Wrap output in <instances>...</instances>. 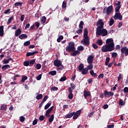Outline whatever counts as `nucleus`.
Here are the masks:
<instances>
[{"instance_id": "nucleus-1", "label": "nucleus", "mask_w": 128, "mask_h": 128, "mask_svg": "<svg viewBox=\"0 0 128 128\" xmlns=\"http://www.w3.org/2000/svg\"><path fill=\"white\" fill-rule=\"evenodd\" d=\"M98 25L99 26H98ZM104 25V22H102V19L98 20V22L96 24V26H98L96 29V36H108V30L104 28H102Z\"/></svg>"}, {"instance_id": "nucleus-2", "label": "nucleus", "mask_w": 128, "mask_h": 128, "mask_svg": "<svg viewBox=\"0 0 128 128\" xmlns=\"http://www.w3.org/2000/svg\"><path fill=\"white\" fill-rule=\"evenodd\" d=\"M88 31L87 28H84V38L83 44H84L86 46H90V37L88 35Z\"/></svg>"}, {"instance_id": "nucleus-3", "label": "nucleus", "mask_w": 128, "mask_h": 128, "mask_svg": "<svg viewBox=\"0 0 128 128\" xmlns=\"http://www.w3.org/2000/svg\"><path fill=\"white\" fill-rule=\"evenodd\" d=\"M76 50V47L74 46V42H70L66 47V51L72 52Z\"/></svg>"}, {"instance_id": "nucleus-4", "label": "nucleus", "mask_w": 128, "mask_h": 128, "mask_svg": "<svg viewBox=\"0 0 128 128\" xmlns=\"http://www.w3.org/2000/svg\"><path fill=\"white\" fill-rule=\"evenodd\" d=\"M112 6H110L108 8L105 7L103 9L102 14H106L107 16H110L111 12H112Z\"/></svg>"}, {"instance_id": "nucleus-5", "label": "nucleus", "mask_w": 128, "mask_h": 128, "mask_svg": "<svg viewBox=\"0 0 128 128\" xmlns=\"http://www.w3.org/2000/svg\"><path fill=\"white\" fill-rule=\"evenodd\" d=\"M104 94L105 98H110V96H112L114 94L112 92H108L107 90H104Z\"/></svg>"}, {"instance_id": "nucleus-6", "label": "nucleus", "mask_w": 128, "mask_h": 128, "mask_svg": "<svg viewBox=\"0 0 128 128\" xmlns=\"http://www.w3.org/2000/svg\"><path fill=\"white\" fill-rule=\"evenodd\" d=\"M121 52L122 54H124L125 56H128V48L126 46H124L120 49Z\"/></svg>"}, {"instance_id": "nucleus-7", "label": "nucleus", "mask_w": 128, "mask_h": 128, "mask_svg": "<svg viewBox=\"0 0 128 128\" xmlns=\"http://www.w3.org/2000/svg\"><path fill=\"white\" fill-rule=\"evenodd\" d=\"M114 20H122V16L120 12H118L115 13Z\"/></svg>"}, {"instance_id": "nucleus-8", "label": "nucleus", "mask_w": 128, "mask_h": 128, "mask_svg": "<svg viewBox=\"0 0 128 128\" xmlns=\"http://www.w3.org/2000/svg\"><path fill=\"white\" fill-rule=\"evenodd\" d=\"M54 106H52L50 108H49L46 111L45 116H46V118H50V112H52V110H54Z\"/></svg>"}, {"instance_id": "nucleus-9", "label": "nucleus", "mask_w": 128, "mask_h": 128, "mask_svg": "<svg viewBox=\"0 0 128 128\" xmlns=\"http://www.w3.org/2000/svg\"><path fill=\"white\" fill-rule=\"evenodd\" d=\"M108 52H112L114 50V43H111L107 44Z\"/></svg>"}, {"instance_id": "nucleus-10", "label": "nucleus", "mask_w": 128, "mask_h": 128, "mask_svg": "<svg viewBox=\"0 0 128 128\" xmlns=\"http://www.w3.org/2000/svg\"><path fill=\"white\" fill-rule=\"evenodd\" d=\"M82 114V110H78L76 112H74V114L73 116V120H76L78 118V116Z\"/></svg>"}, {"instance_id": "nucleus-11", "label": "nucleus", "mask_w": 128, "mask_h": 128, "mask_svg": "<svg viewBox=\"0 0 128 128\" xmlns=\"http://www.w3.org/2000/svg\"><path fill=\"white\" fill-rule=\"evenodd\" d=\"M62 61H60V60H58V59H56L54 62V66L57 68L62 66Z\"/></svg>"}, {"instance_id": "nucleus-12", "label": "nucleus", "mask_w": 128, "mask_h": 128, "mask_svg": "<svg viewBox=\"0 0 128 128\" xmlns=\"http://www.w3.org/2000/svg\"><path fill=\"white\" fill-rule=\"evenodd\" d=\"M70 53V56H80V52L78 50H74V51Z\"/></svg>"}, {"instance_id": "nucleus-13", "label": "nucleus", "mask_w": 128, "mask_h": 128, "mask_svg": "<svg viewBox=\"0 0 128 128\" xmlns=\"http://www.w3.org/2000/svg\"><path fill=\"white\" fill-rule=\"evenodd\" d=\"M68 92H70V94L68 96V98L69 100H72L74 98V94H72V88L69 87Z\"/></svg>"}, {"instance_id": "nucleus-14", "label": "nucleus", "mask_w": 128, "mask_h": 128, "mask_svg": "<svg viewBox=\"0 0 128 128\" xmlns=\"http://www.w3.org/2000/svg\"><path fill=\"white\" fill-rule=\"evenodd\" d=\"M93 62H94V56H92V55L89 56L87 58V62L88 64H92Z\"/></svg>"}, {"instance_id": "nucleus-15", "label": "nucleus", "mask_w": 128, "mask_h": 128, "mask_svg": "<svg viewBox=\"0 0 128 128\" xmlns=\"http://www.w3.org/2000/svg\"><path fill=\"white\" fill-rule=\"evenodd\" d=\"M101 50L102 52H108V45L106 44L102 46Z\"/></svg>"}, {"instance_id": "nucleus-16", "label": "nucleus", "mask_w": 128, "mask_h": 128, "mask_svg": "<svg viewBox=\"0 0 128 128\" xmlns=\"http://www.w3.org/2000/svg\"><path fill=\"white\" fill-rule=\"evenodd\" d=\"M84 98H87L88 96H90V92L84 90Z\"/></svg>"}, {"instance_id": "nucleus-17", "label": "nucleus", "mask_w": 128, "mask_h": 128, "mask_svg": "<svg viewBox=\"0 0 128 128\" xmlns=\"http://www.w3.org/2000/svg\"><path fill=\"white\" fill-rule=\"evenodd\" d=\"M36 54H38V52L35 51L34 52H28L26 54V56L27 57L30 56H34Z\"/></svg>"}, {"instance_id": "nucleus-18", "label": "nucleus", "mask_w": 128, "mask_h": 128, "mask_svg": "<svg viewBox=\"0 0 128 128\" xmlns=\"http://www.w3.org/2000/svg\"><path fill=\"white\" fill-rule=\"evenodd\" d=\"M22 34V30H20V28H18L14 36H18L20 34Z\"/></svg>"}, {"instance_id": "nucleus-19", "label": "nucleus", "mask_w": 128, "mask_h": 128, "mask_svg": "<svg viewBox=\"0 0 128 128\" xmlns=\"http://www.w3.org/2000/svg\"><path fill=\"white\" fill-rule=\"evenodd\" d=\"M74 112H72L69 114H67L65 116L66 118H72L74 116Z\"/></svg>"}, {"instance_id": "nucleus-20", "label": "nucleus", "mask_w": 128, "mask_h": 128, "mask_svg": "<svg viewBox=\"0 0 128 128\" xmlns=\"http://www.w3.org/2000/svg\"><path fill=\"white\" fill-rule=\"evenodd\" d=\"M4 26H0V36H4Z\"/></svg>"}, {"instance_id": "nucleus-21", "label": "nucleus", "mask_w": 128, "mask_h": 128, "mask_svg": "<svg viewBox=\"0 0 128 128\" xmlns=\"http://www.w3.org/2000/svg\"><path fill=\"white\" fill-rule=\"evenodd\" d=\"M19 38L20 40H26V38H28V35L26 34H22L19 36Z\"/></svg>"}, {"instance_id": "nucleus-22", "label": "nucleus", "mask_w": 128, "mask_h": 128, "mask_svg": "<svg viewBox=\"0 0 128 128\" xmlns=\"http://www.w3.org/2000/svg\"><path fill=\"white\" fill-rule=\"evenodd\" d=\"M10 68V66L9 64H6L2 66V70H6L8 68Z\"/></svg>"}, {"instance_id": "nucleus-23", "label": "nucleus", "mask_w": 128, "mask_h": 128, "mask_svg": "<svg viewBox=\"0 0 128 128\" xmlns=\"http://www.w3.org/2000/svg\"><path fill=\"white\" fill-rule=\"evenodd\" d=\"M114 44V40L112 38H108L106 40V44Z\"/></svg>"}, {"instance_id": "nucleus-24", "label": "nucleus", "mask_w": 128, "mask_h": 128, "mask_svg": "<svg viewBox=\"0 0 128 128\" xmlns=\"http://www.w3.org/2000/svg\"><path fill=\"white\" fill-rule=\"evenodd\" d=\"M82 74H86L88 72V68H84L82 71Z\"/></svg>"}, {"instance_id": "nucleus-25", "label": "nucleus", "mask_w": 128, "mask_h": 128, "mask_svg": "<svg viewBox=\"0 0 128 128\" xmlns=\"http://www.w3.org/2000/svg\"><path fill=\"white\" fill-rule=\"evenodd\" d=\"M118 56V53L114 52H112V58H113L114 59L113 60V62H116V58Z\"/></svg>"}, {"instance_id": "nucleus-26", "label": "nucleus", "mask_w": 128, "mask_h": 128, "mask_svg": "<svg viewBox=\"0 0 128 128\" xmlns=\"http://www.w3.org/2000/svg\"><path fill=\"white\" fill-rule=\"evenodd\" d=\"M6 108H7L6 104H3L1 106L0 110H6Z\"/></svg>"}, {"instance_id": "nucleus-27", "label": "nucleus", "mask_w": 128, "mask_h": 128, "mask_svg": "<svg viewBox=\"0 0 128 128\" xmlns=\"http://www.w3.org/2000/svg\"><path fill=\"white\" fill-rule=\"evenodd\" d=\"M90 74L92 75L93 78H97L98 77V74H96V73H94V70H91L90 71Z\"/></svg>"}, {"instance_id": "nucleus-28", "label": "nucleus", "mask_w": 128, "mask_h": 128, "mask_svg": "<svg viewBox=\"0 0 128 128\" xmlns=\"http://www.w3.org/2000/svg\"><path fill=\"white\" fill-rule=\"evenodd\" d=\"M54 114H52L50 116V118H49V122H54Z\"/></svg>"}, {"instance_id": "nucleus-29", "label": "nucleus", "mask_w": 128, "mask_h": 128, "mask_svg": "<svg viewBox=\"0 0 128 128\" xmlns=\"http://www.w3.org/2000/svg\"><path fill=\"white\" fill-rule=\"evenodd\" d=\"M84 68V64H80L78 67L79 72H82V70Z\"/></svg>"}, {"instance_id": "nucleus-30", "label": "nucleus", "mask_w": 128, "mask_h": 128, "mask_svg": "<svg viewBox=\"0 0 128 128\" xmlns=\"http://www.w3.org/2000/svg\"><path fill=\"white\" fill-rule=\"evenodd\" d=\"M36 63V59H34L31 60L30 62H29V66H32L33 64H34Z\"/></svg>"}, {"instance_id": "nucleus-31", "label": "nucleus", "mask_w": 128, "mask_h": 128, "mask_svg": "<svg viewBox=\"0 0 128 128\" xmlns=\"http://www.w3.org/2000/svg\"><path fill=\"white\" fill-rule=\"evenodd\" d=\"M28 80V76H23L22 77V80H20L21 82H24L26 80Z\"/></svg>"}, {"instance_id": "nucleus-32", "label": "nucleus", "mask_w": 128, "mask_h": 128, "mask_svg": "<svg viewBox=\"0 0 128 128\" xmlns=\"http://www.w3.org/2000/svg\"><path fill=\"white\" fill-rule=\"evenodd\" d=\"M86 68H88V70H92L94 68V64H89V65L87 66Z\"/></svg>"}, {"instance_id": "nucleus-33", "label": "nucleus", "mask_w": 128, "mask_h": 128, "mask_svg": "<svg viewBox=\"0 0 128 128\" xmlns=\"http://www.w3.org/2000/svg\"><path fill=\"white\" fill-rule=\"evenodd\" d=\"M14 16H12L8 19V22H6V24H8H8H10V22H12V20H14Z\"/></svg>"}, {"instance_id": "nucleus-34", "label": "nucleus", "mask_w": 128, "mask_h": 128, "mask_svg": "<svg viewBox=\"0 0 128 128\" xmlns=\"http://www.w3.org/2000/svg\"><path fill=\"white\" fill-rule=\"evenodd\" d=\"M84 23L82 21H80L78 26L79 28L82 30L84 28Z\"/></svg>"}, {"instance_id": "nucleus-35", "label": "nucleus", "mask_w": 128, "mask_h": 128, "mask_svg": "<svg viewBox=\"0 0 128 128\" xmlns=\"http://www.w3.org/2000/svg\"><path fill=\"white\" fill-rule=\"evenodd\" d=\"M77 50L78 52H82L84 50V48L82 46H80L78 47Z\"/></svg>"}, {"instance_id": "nucleus-36", "label": "nucleus", "mask_w": 128, "mask_h": 128, "mask_svg": "<svg viewBox=\"0 0 128 128\" xmlns=\"http://www.w3.org/2000/svg\"><path fill=\"white\" fill-rule=\"evenodd\" d=\"M122 6H118L116 7L115 8V12H120V10Z\"/></svg>"}, {"instance_id": "nucleus-37", "label": "nucleus", "mask_w": 128, "mask_h": 128, "mask_svg": "<svg viewBox=\"0 0 128 128\" xmlns=\"http://www.w3.org/2000/svg\"><path fill=\"white\" fill-rule=\"evenodd\" d=\"M110 58L109 57L106 58V60L105 65L108 66V64H110Z\"/></svg>"}, {"instance_id": "nucleus-38", "label": "nucleus", "mask_w": 128, "mask_h": 128, "mask_svg": "<svg viewBox=\"0 0 128 128\" xmlns=\"http://www.w3.org/2000/svg\"><path fill=\"white\" fill-rule=\"evenodd\" d=\"M42 94H38L36 96V99L38 100H42Z\"/></svg>"}, {"instance_id": "nucleus-39", "label": "nucleus", "mask_w": 128, "mask_h": 128, "mask_svg": "<svg viewBox=\"0 0 128 128\" xmlns=\"http://www.w3.org/2000/svg\"><path fill=\"white\" fill-rule=\"evenodd\" d=\"M119 104L120 106H124L126 104V102H124V100H122V99H120L119 100Z\"/></svg>"}, {"instance_id": "nucleus-40", "label": "nucleus", "mask_w": 128, "mask_h": 128, "mask_svg": "<svg viewBox=\"0 0 128 128\" xmlns=\"http://www.w3.org/2000/svg\"><path fill=\"white\" fill-rule=\"evenodd\" d=\"M104 43V42H102V40L100 39L97 40L96 41V44H98V46H102V44Z\"/></svg>"}, {"instance_id": "nucleus-41", "label": "nucleus", "mask_w": 128, "mask_h": 128, "mask_svg": "<svg viewBox=\"0 0 128 128\" xmlns=\"http://www.w3.org/2000/svg\"><path fill=\"white\" fill-rule=\"evenodd\" d=\"M48 74H50L51 76H56V70L50 71L48 72Z\"/></svg>"}, {"instance_id": "nucleus-42", "label": "nucleus", "mask_w": 128, "mask_h": 128, "mask_svg": "<svg viewBox=\"0 0 128 128\" xmlns=\"http://www.w3.org/2000/svg\"><path fill=\"white\" fill-rule=\"evenodd\" d=\"M14 6H22V2H17L14 3Z\"/></svg>"}, {"instance_id": "nucleus-43", "label": "nucleus", "mask_w": 128, "mask_h": 128, "mask_svg": "<svg viewBox=\"0 0 128 128\" xmlns=\"http://www.w3.org/2000/svg\"><path fill=\"white\" fill-rule=\"evenodd\" d=\"M40 20L42 22V24H46V18L45 16H43L41 18Z\"/></svg>"}, {"instance_id": "nucleus-44", "label": "nucleus", "mask_w": 128, "mask_h": 128, "mask_svg": "<svg viewBox=\"0 0 128 128\" xmlns=\"http://www.w3.org/2000/svg\"><path fill=\"white\" fill-rule=\"evenodd\" d=\"M64 65H62L61 64V65H60V66L58 67L57 70H64Z\"/></svg>"}, {"instance_id": "nucleus-45", "label": "nucleus", "mask_w": 128, "mask_h": 128, "mask_svg": "<svg viewBox=\"0 0 128 128\" xmlns=\"http://www.w3.org/2000/svg\"><path fill=\"white\" fill-rule=\"evenodd\" d=\"M62 40H64V36H60L58 38L57 42H60V41Z\"/></svg>"}, {"instance_id": "nucleus-46", "label": "nucleus", "mask_w": 128, "mask_h": 128, "mask_svg": "<svg viewBox=\"0 0 128 128\" xmlns=\"http://www.w3.org/2000/svg\"><path fill=\"white\" fill-rule=\"evenodd\" d=\"M109 24V26H112V24H114V20L112 18H111L110 20Z\"/></svg>"}, {"instance_id": "nucleus-47", "label": "nucleus", "mask_w": 128, "mask_h": 128, "mask_svg": "<svg viewBox=\"0 0 128 128\" xmlns=\"http://www.w3.org/2000/svg\"><path fill=\"white\" fill-rule=\"evenodd\" d=\"M23 64L24 66H30V61L26 60L24 62Z\"/></svg>"}, {"instance_id": "nucleus-48", "label": "nucleus", "mask_w": 128, "mask_h": 128, "mask_svg": "<svg viewBox=\"0 0 128 128\" xmlns=\"http://www.w3.org/2000/svg\"><path fill=\"white\" fill-rule=\"evenodd\" d=\"M30 44V40L28 41H26L24 44V46H28Z\"/></svg>"}, {"instance_id": "nucleus-49", "label": "nucleus", "mask_w": 128, "mask_h": 128, "mask_svg": "<svg viewBox=\"0 0 128 128\" xmlns=\"http://www.w3.org/2000/svg\"><path fill=\"white\" fill-rule=\"evenodd\" d=\"M50 106H52V103H48L45 106H44V110H48V108H50Z\"/></svg>"}, {"instance_id": "nucleus-50", "label": "nucleus", "mask_w": 128, "mask_h": 128, "mask_svg": "<svg viewBox=\"0 0 128 128\" xmlns=\"http://www.w3.org/2000/svg\"><path fill=\"white\" fill-rule=\"evenodd\" d=\"M35 68H36V70H40V68H42V64H40L38 63L36 64Z\"/></svg>"}, {"instance_id": "nucleus-51", "label": "nucleus", "mask_w": 128, "mask_h": 128, "mask_svg": "<svg viewBox=\"0 0 128 128\" xmlns=\"http://www.w3.org/2000/svg\"><path fill=\"white\" fill-rule=\"evenodd\" d=\"M44 118H46V117H44V115H41L39 117V120H40V122H42V120H44Z\"/></svg>"}, {"instance_id": "nucleus-52", "label": "nucleus", "mask_w": 128, "mask_h": 128, "mask_svg": "<svg viewBox=\"0 0 128 128\" xmlns=\"http://www.w3.org/2000/svg\"><path fill=\"white\" fill-rule=\"evenodd\" d=\"M62 8H66V2L65 1L62 2Z\"/></svg>"}, {"instance_id": "nucleus-53", "label": "nucleus", "mask_w": 128, "mask_h": 128, "mask_svg": "<svg viewBox=\"0 0 128 128\" xmlns=\"http://www.w3.org/2000/svg\"><path fill=\"white\" fill-rule=\"evenodd\" d=\"M58 90V87L53 86L50 88V90H52L53 92H56Z\"/></svg>"}, {"instance_id": "nucleus-54", "label": "nucleus", "mask_w": 128, "mask_h": 128, "mask_svg": "<svg viewBox=\"0 0 128 128\" xmlns=\"http://www.w3.org/2000/svg\"><path fill=\"white\" fill-rule=\"evenodd\" d=\"M59 80L60 82H64L65 80H66V76L62 77Z\"/></svg>"}, {"instance_id": "nucleus-55", "label": "nucleus", "mask_w": 128, "mask_h": 128, "mask_svg": "<svg viewBox=\"0 0 128 128\" xmlns=\"http://www.w3.org/2000/svg\"><path fill=\"white\" fill-rule=\"evenodd\" d=\"M71 88V89L72 90H74V88H76V85H74V83H71L70 84Z\"/></svg>"}, {"instance_id": "nucleus-56", "label": "nucleus", "mask_w": 128, "mask_h": 128, "mask_svg": "<svg viewBox=\"0 0 128 128\" xmlns=\"http://www.w3.org/2000/svg\"><path fill=\"white\" fill-rule=\"evenodd\" d=\"M24 120H26V118H24V116H20V122H24Z\"/></svg>"}, {"instance_id": "nucleus-57", "label": "nucleus", "mask_w": 128, "mask_h": 128, "mask_svg": "<svg viewBox=\"0 0 128 128\" xmlns=\"http://www.w3.org/2000/svg\"><path fill=\"white\" fill-rule=\"evenodd\" d=\"M10 12V9H8L4 12V14H8Z\"/></svg>"}, {"instance_id": "nucleus-58", "label": "nucleus", "mask_w": 128, "mask_h": 128, "mask_svg": "<svg viewBox=\"0 0 128 128\" xmlns=\"http://www.w3.org/2000/svg\"><path fill=\"white\" fill-rule=\"evenodd\" d=\"M76 34H80L82 32V29H78L76 31Z\"/></svg>"}, {"instance_id": "nucleus-59", "label": "nucleus", "mask_w": 128, "mask_h": 128, "mask_svg": "<svg viewBox=\"0 0 128 128\" xmlns=\"http://www.w3.org/2000/svg\"><path fill=\"white\" fill-rule=\"evenodd\" d=\"M122 78V74H120L118 78V82H120V79Z\"/></svg>"}, {"instance_id": "nucleus-60", "label": "nucleus", "mask_w": 128, "mask_h": 128, "mask_svg": "<svg viewBox=\"0 0 128 128\" xmlns=\"http://www.w3.org/2000/svg\"><path fill=\"white\" fill-rule=\"evenodd\" d=\"M92 48H94L95 50H96L97 48H98V45H96L95 44H92Z\"/></svg>"}, {"instance_id": "nucleus-61", "label": "nucleus", "mask_w": 128, "mask_h": 128, "mask_svg": "<svg viewBox=\"0 0 128 128\" xmlns=\"http://www.w3.org/2000/svg\"><path fill=\"white\" fill-rule=\"evenodd\" d=\"M124 94H126L128 92V88L125 87L124 89Z\"/></svg>"}, {"instance_id": "nucleus-62", "label": "nucleus", "mask_w": 128, "mask_h": 128, "mask_svg": "<svg viewBox=\"0 0 128 128\" xmlns=\"http://www.w3.org/2000/svg\"><path fill=\"white\" fill-rule=\"evenodd\" d=\"M38 124V119H35L32 122V125L36 126Z\"/></svg>"}, {"instance_id": "nucleus-63", "label": "nucleus", "mask_w": 128, "mask_h": 128, "mask_svg": "<svg viewBox=\"0 0 128 128\" xmlns=\"http://www.w3.org/2000/svg\"><path fill=\"white\" fill-rule=\"evenodd\" d=\"M48 96H44V97L42 101L44 102L48 100Z\"/></svg>"}, {"instance_id": "nucleus-64", "label": "nucleus", "mask_w": 128, "mask_h": 128, "mask_svg": "<svg viewBox=\"0 0 128 128\" xmlns=\"http://www.w3.org/2000/svg\"><path fill=\"white\" fill-rule=\"evenodd\" d=\"M24 15H22L21 16H20V20L22 22H24Z\"/></svg>"}]
</instances>
